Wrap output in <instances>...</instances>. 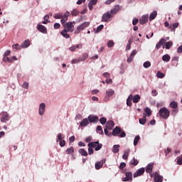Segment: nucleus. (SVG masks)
I'll return each instance as SVG.
<instances>
[{"label": "nucleus", "mask_w": 182, "mask_h": 182, "mask_svg": "<svg viewBox=\"0 0 182 182\" xmlns=\"http://www.w3.org/2000/svg\"><path fill=\"white\" fill-rule=\"evenodd\" d=\"M159 115L161 119H168L170 117V111L166 107H164L159 109Z\"/></svg>", "instance_id": "f257e3e1"}, {"label": "nucleus", "mask_w": 182, "mask_h": 182, "mask_svg": "<svg viewBox=\"0 0 182 182\" xmlns=\"http://www.w3.org/2000/svg\"><path fill=\"white\" fill-rule=\"evenodd\" d=\"M112 136H118V137H126V132L124 131H122L120 127H116L112 130Z\"/></svg>", "instance_id": "f03ea898"}, {"label": "nucleus", "mask_w": 182, "mask_h": 182, "mask_svg": "<svg viewBox=\"0 0 182 182\" xmlns=\"http://www.w3.org/2000/svg\"><path fill=\"white\" fill-rule=\"evenodd\" d=\"M63 26L64 29H66L68 32H73V31H75V26H73V23H72V21L63 24Z\"/></svg>", "instance_id": "7ed1b4c3"}, {"label": "nucleus", "mask_w": 182, "mask_h": 182, "mask_svg": "<svg viewBox=\"0 0 182 182\" xmlns=\"http://www.w3.org/2000/svg\"><path fill=\"white\" fill-rule=\"evenodd\" d=\"M90 25V23L88 21H85L82 23L81 25L77 26L76 31H75V33H79L81 31H83V29H85V28H87Z\"/></svg>", "instance_id": "20e7f679"}, {"label": "nucleus", "mask_w": 182, "mask_h": 182, "mask_svg": "<svg viewBox=\"0 0 182 182\" xmlns=\"http://www.w3.org/2000/svg\"><path fill=\"white\" fill-rule=\"evenodd\" d=\"M113 18V15L110 14V11H107L102 14L101 22H109V19Z\"/></svg>", "instance_id": "39448f33"}, {"label": "nucleus", "mask_w": 182, "mask_h": 182, "mask_svg": "<svg viewBox=\"0 0 182 182\" xmlns=\"http://www.w3.org/2000/svg\"><path fill=\"white\" fill-rule=\"evenodd\" d=\"M46 110V104H45L44 102L41 103L38 107L39 116H43L45 114Z\"/></svg>", "instance_id": "423d86ee"}, {"label": "nucleus", "mask_w": 182, "mask_h": 182, "mask_svg": "<svg viewBox=\"0 0 182 182\" xmlns=\"http://www.w3.org/2000/svg\"><path fill=\"white\" fill-rule=\"evenodd\" d=\"M133 180V173L132 171H128L125 173V177L122 178V181H132Z\"/></svg>", "instance_id": "0eeeda50"}, {"label": "nucleus", "mask_w": 182, "mask_h": 182, "mask_svg": "<svg viewBox=\"0 0 182 182\" xmlns=\"http://www.w3.org/2000/svg\"><path fill=\"white\" fill-rule=\"evenodd\" d=\"M119 11H122V6L119 4H116L114 8L110 10L109 13L112 14V16H114Z\"/></svg>", "instance_id": "6e6552de"}, {"label": "nucleus", "mask_w": 182, "mask_h": 182, "mask_svg": "<svg viewBox=\"0 0 182 182\" xmlns=\"http://www.w3.org/2000/svg\"><path fill=\"white\" fill-rule=\"evenodd\" d=\"M69 16H70V13L69 11H65L61 17L60 23L62 25H65L66 23V21H68Z\"/></svg>", "instance_id": "1a4fd4ad"}, {"label": "nucleus", "mask_w": 182, "mask_h": 182, "mask_svg": "<svg viewBox=\"0 0 182 182\" xmlns=\"http://www.w3.org/2000/svg\"><path fill=\"white\" fill-rule=\"evenodd\" d=\"M144 171H146V169L144 167L138 169L135 173H134V178H136V177H140V176H143V174H144Z\"/></svg>", "instance_id": "9d476101"}, {"label": "nucleus", "mask_w": 182, "mask_h": 182, "mask_svg": "<svg viewBox=\"0 0 182 182\" xmlns=\"http://www.w3.org/2000/svg\"><path fill=\"white\" fill-rule=\"evenodd\" d=\"M137 54V50H133L129 56L127 58V63H132L133 62V60L134 59V56Z\"/></svg>", "instance_id": "9b49d317"}, {"label": "nucleus", "mask_w": 182, "mask_h": 182, "mask_svg": "<svg viewBox=\"0 0 182 182\" xmlns=\"http://www.w3.org/2000/svg\"><path fill=\"white\" fill-rule=\"evenodd\" d=\"M9 114L6 112H3L1 117V122L2 123H6L9 120Z\"/></svg>", "instance_id": "f8f14e48"}, {"label": "nucleus", "mask_w": 182, "mask_h": 182, "mask_svg": "<svg viewBox=\"0 0 182 182\" xmlns=\"http://www.w3.org/2000/svg\"><path fill=\"white\" fill-rule=\"evenodd\" d=\"M148 21H149V14L143 15L141 18L139 19L140 25H144V23H146Z\"/></svg>", "instance_id": "ddd939ff"}, {"label": "nucleus", "mask_w": 182, "mask_h": 182, "mask_svg": "<svg viewBox=\"0 0 182 182\" xmlns=\"http://www.w3.org/2000/svg\"><path fill=\"white\" fill-rule=\"evenodd\" d=\"M37 29L39 32H41V33H48V29L43 25L38 24Z\"/></svg>", "instance_id": "4468645a"}, {"label": "nucleus", "mask_w": 182, "mask_h": 182, "mask_svg": "<svg viewBox=\"0 0 182 182\" xmlns=\"http://www.w3.org/2000/svg\"><path fill=\"white\" fill-rule=\"evenodd\" d=\"M88 120H89L90 123H97V122H99V117L89 115Z\"/></svg>", "instance_id": "2eb2a0df"}, {"label": "nucleus", "mask_w": 182, "mask_h": 182, "mask_svg": "<svg viewBox=\"0 0 182 182\" xmlns=\"http://www.w3.org/2000/svg\"><path fill=\"white\" fill-rule=\"evenodd\" d=\"M154 181V182H163V176H160L159 173L156 172Z\"/></svg>", "instance_id": "dca6fc26"}, {"label": "nucleus", "mask_w": 182, "mask_h": 182, "mask_svg": "<svg viewBox=\"0 0 182 182\" xmlns=\"http://www.w3.org/2000/svg\"><path fill=\"white\" fill-rule=\"evenodd\" d=\"M114 126V122L112 120H109L106 122L105 127L106 129H107V130H112Z\"/></svg>", "instance_id": "f3484780"}, {"label": "nucleus", "mask_w": 182, "mask_h": 182, "mask_svg": "<svg viewBox=\"0 0 182 182\" xmlns=\"http://www.w3.org/2000/svg\"><path fill=\"white\" fill-rule=\"evenodd\" d=\"M89 123H90L89 119L85 118L80 122V126L81 127H86V126H87Z\"/></svg>", "instance_id": "a211bd4d"}, {"label": "nucleus", "mask_w": 182, "mask_h": 182, "mask_svg": "<svg viewBox=\"0 0 182 182\" xmlns=\"http://www.w3.org/2000/svg\"><path fill=\"white\" fill-rule=\"evenodd\" d=\"M105 93H106L105 99H107V97H112V96L114 95V90L112 89H109L106 90Z\"/></svg>", "instance_id": "6ab92c4d"}, {"label": "nucleus", "mask_w": 182, "mask_h": 182, "mask_svg": "<svg viewBox=\"0 0 182 182\" xmlns=\"http://www.w3.org/2000/svg\"><path fill=\"white\" fill-rule=\"evenodd\" d=\"M156 16H157V11H154L153 12H151L150 14L149 21H154V19H156Z\"/></svg>", "instance_id": "aec40b11"}, {"label": "nucleus", "mask_w": 182, "mask_h": 182, "mask_svg": "<svg viewBox=\"0 0 182 182\" xmlns=\"http://www.w3.org/2000/svg\"><path fill=\"white\" fill-rule=\"evenodd\" d=\"M96 4H97V0H90L88 4V8L90 11H92V9H93V5H96Z\"/></svg>", "instance_id": "412c9836"}, {"label": "nucleus", "mask_w": 182, "mask_h": 182, "mask_svg": "<svg viewBox=\"0 0 182 182\" xmlns=\"http://www.w3.org/2000/svg\"><path fill=\"white\" fill-rule=\"evenodd\" d=\"M68 32H69L68 31V30L63 29L60 33L62 36H63V38H65V39H69L70 38V36L68 34Z\"/></svg>", "instance_id": "4be33fe9"}, {"label": "nucleus", "mask_w": 182, "mask_h": 182, "mask_svg": "<svg viewBox=\"0 0 182 182\" xmlns=\"http://www.w3.org/2000/svg\"><path fill=\"white\" fill-rule=\"evenodd\" d=\"M99 144V141H91L88 143L87 146L88 147L91 149H96V145Z\"/></svg>", "instance_id": "5701e85b"}, {"label": "nucleus", "mask_w": 182, "mask_h": 182, "mask_svg": "<svg viewBox=\"0 0 182 182\" xmlns=\"http://www.w3.org/2000/svg\"><path fill=\"white\" fill-rule=\"evenodd\" d=\"M130 153V149H126L124 151V154L122 155V159L123 160H127L128 157H129V154Z\"/></svg>", "instance_id": "b1692460"}, {"label": "nucleus", "mask_w": 182, "mask_h": 182, "mask_svg": "<svg viewBox=\"0 0 182 182\" xmlns=\"http://www.w3.org/2000/svg\"><path fill=\"white\" fill-rule=\"evenodd\" d=\"M166 42V40L164 38H161L159 43L156 45V49H160L161 48V45H163Z\"/></svg>", "instance_id": "393cba45"}, {"label": "nucleus", "mask_w": 182, "mask_h": 182, "mask_svg": "<svg viewBox=\"0 0 182 182\" xmlns=\"http://www.w3.org/2000/svg\"><path fill=\"white\" fill-rule=\"evenodd\" d=\"M119 147H120V145H119V144H115V145H114V146H112V153H114V154L119 153Z\"/></svg>", "instance_id": "a878e982"}, {"label": "nucleus", "mask_w": 182, "mask_h": 182, "mask_svg": "<svg viewBox=\"0 0 182 182\" xmlns=\"http://www.w3.org/2000/svg\"><path fill=\"white\" fill-rule=\"evenodd\" d=\"M78 153L79 154H80L81 156H87V151H86V150H85V149H80L78 150Z\"/></svg>", "instance_id": "bb28decb"}, {"label": "nucleus", "mask_w": 182, "mask_h": 182, "mask_svg": "<svg viewBox=\"0 0 182 182\" xmlns=\"http://www.w3.org/2000/svg\"><path fill=\"white\" fill-rule=\"evenodd\" d=\"M172 46L173 42L168 41L167 43H166L165 46H163V49H164V48H166V49H170V48H171Z\"/></svg>", "instance_id": "cd10ccee"}, {"label": "nucleus", "mask_w": 182, "mask_h": 182, "mask_svg": "<svg viewBox=\"0 0 182 182\" xmlns=\"http://www.w3.org/2000/svg\"><path fill=\"white\" fill-rule=\"evenodd\" d=\"M170 59H171V58L168 54H166L162 57V60H164V62H170Z\"/></svg>", "instance_id": "c85d7f7f"}, {"label": "nucleus", "mask_w": 182, "mask_h": 182, "mask_svg": "<svg viewBox=\"0 0 182 182\" xmlns=\"http://www.w3.org/2000/svg\"><path fill=\"white\" fill-rule=\"evenodd\" d=\"M56 143H59V141H62L63 139H65V136H63L61 133H59L57 136Z\"/></svg>", "instance_id": "c756f323"}, {"label": "nucleus", "mask_w": 182, "mask_h": 182, "mask_svg": "<svg viewBox=\"0 0 182 182\" xmlns=\"http://www.w3.org/2000/svg\"><path fill=\"white\" fill-rule=\"evenodd\" d=\"M103 167V161L102 162H97L95 163V169L96 170H100Z\"/></svg>", "instance_id": "7c9ffc66"}, {"label": "nucleus", "mask_w": 182, "mask_h": 182, "mask_svg": "<svg viewBox=\"0 0 182 182\" xmlns=\"http://www.w3.org/2000/svg\"><path fill=\"white\" fill-rule=\"evenodd\" d=\"M97 133H99V134L102 135L104 134L103 129L102 128V126L98 125L96 129Z\"/></svg>", "instance_id": "2f4dec72"}, {"label": "nucleus", "mask_w": 182, "mask_h": 182, "mask_svg": "<svg viewBox=\"0 0 182 182\" xmlns=\"http://www.w3.org/2000/svg\"><path fill=\"white\" fill-rule=\"evenodd\" d=\"M139 100H140V95H134L132 98L133 103H139Z\"/></svg>", "instance_id": "473e14b6"}, {"label": "nucleus", "mask_w": 182, "mask_h": 182, "mask_svg": "<svg viewBox=\"0 0 182 182\" xmlns=\"http://www.w3.org/2000/svg\"><path fill=\"white\" fill-rule=\"evenodd\" d=\"M178 106V103H177V102L172 101L170 103V107H171L172 109H177Z\"/></svg>", "instance_id": "72a5a7b5"}, {"label": "nucleus", "mask_w": 182, "mask_h": 182, "mask_svg": "<svg viewBox=\"0 0 182 182\" xmlns=\"http://www.w3.org/2000/svg\"><path fill=\"white\" fill-rule=\"evenodd\" d=\"M153 171V164H149L146 168V173H151Z\"/></svg>", "instance_id": "f704fd0d"}, {"label": "nucleus", "mask_w": 182, "mask_h": 182, "mask_svg": "<svg viewBox=\"0 0 182 182\" xmlns=\"http://www.w3.org/2000/svg\"><path fill=\"white\" fill-rule=\"evenodd\" d=\"M144 112H146L148 117H150L151 116V109L149 108V107H146L144 109Z\"/></svg>", "instance_id": "c9c22d12"}, {"label": "nucleus", "mask_w": 182, "mask_h": 182, "mask_svg": "<svg viewBox=\"0 0 182 182\" xmlns=\"http://www.w3.org/2000/svg\"><path fill=\"white\" fill-rule=\"evenodd\" d=\"M22 48H23V44H21V46H19V44L13 45V48L16 49V50H19L22 49Z\"/></svg>", "instance_id": "e433bc0d"}, {"label": "nucleus", "mask_w": 182, "mask_h": 182, "mask_svg": "<svg viewBox=\"0 0 182 182\" xmlns=\"http://www.w3.org/2000/svg\"><path fill=\"white\" fill-rule=\"evenodd\" d=\"M75 149H73V146H70V148L67 149L65 151L66 154H72V153H74Z\"/></svg>", "instance_id": "4c0bfd02"}, {"label": "nucleus", "mask_w": 182, "mask_h": 182, "mask_svg": "<svg viewBox=\"0 0 182 182\" xmlns=\"http://www.w3.org/2000/svg\"><path fill=\"white\" fill-rule=\"evenodd\" d=\"M143 66L145 69H149L151 66V63L150 61H146L144 63Z\"/></svg>", "instance_id": "58836bf2"}, {"label": "nucleus", "mask_w": 182, "mask_h": 182, "mask_svg": "<svg viewBox=\"0 0 182 182\" xmlns=\"http://www.w3.org/2000/svg\"><path fill=\"white\" fill-rule=\"evenodd\" d=\"M146 121H147V119H146V116H144L143 118H141L139 119V124H142V125L146 124Z\"/></svg>", "instance_id": "ea45409f"}, {"label": "nucleus", "mask_w": 182, "mask_h": 182, "mask_svg": "<svg viewBox=\"0 0 182 182\" xmlns=\"http://www.w3.org/2000/svg\"><path fill=\"white\" fill-rule=\"evenodd\" d=\"M31 46V41L26 40L23 41V48H29Z\"/></svg>", "instance_id": "a19ab883"}, {"label": "nucleus", "mask_w": 182, "mask_h": 182, "mask_svg": "<svg viewBox=\"0 0 182 182\" xmlns=\"http://www.w3.org/2000/svg\"><path fill=\"white\" fill-rule=\"evenodd\" d=\"M129 164L132 166H137L139 164V161L135 158H133L132 161H130Z\"/></svg>", "instance_id": "79ce46f5"}, {"label": "nucleus", "mask_w": 182, "mask_h": 182, "mask_svg": "<svg viewBox=\"0 0 182 182\" xmlns=\"http://www.w3.org/2000/svg\"><path fill=\"white\" fill-rule=\"evenodd\" d=\"M87 54L84 53L82 55L81 57L79 58L80 62H84V60H86L87 59Z\"/></svg>", "instance_id": "37998d69"}, {"label": "nucleus", "mask_w": 182, "mask_h": 182, "mask_svg": "<svg viewBox=\"0 0 182 182\" xmlns=\"http://www.w3.org/2000/svg\"><path fill=\"white\" fill-rule=\"evenodd\" d=\"M79 14H80V11L76 9H73L71 11L72 16H77V15H79Z\"/></svg>", "instance_id": "c03bdc74"}, {"label": "nucleus", "mask_w": 182, "mask_h": 182, "mask_svg": "<svg viewBox=\"0 0 182 182\" xmlns=\"http://www.w3.org/2000/svg\"><path fill=\"white\" fill-rule=\"evenodd\" d=\"M139 141H140V136L136 135L134 139V146H136V144H138Z\"/></svg>", "instance_id": "a18cd8bd"}, {"label": "nucleus", "mask_w": 182, "mask_h": 182, "mask_svg": "<svg viewBox=\"0 0 182 182\" xmlns=\"http://www.w3.org/2000/svg\"><path fill=\"white\" fill-rule=\"evenodd\" d=\"M4 62H9V63H12V58H9L7 55H4L3 58Z\"/></svg>", "instance_id": "49530a36"}, {"label": "nucleus", "mask_w": 182, "mask_h": 182, "mask_svg": "<svg viewBox=\"0 0 182 182\" xmlns=\"http://www.w3.org/2000/svg\"><path fill=\"white\" fill-rule=\"evenodd\" d=\"M43 19H44V21H43V23L44 25H46V23H48L49 22H50V21H48V19H49V15H46V16L43 17Z\"/></svg>", "instance_id": "de8ad7c7"}, {"label": "nucleus", "mask_w": 182, "mask_h": 182, "mask_svg": "<svg viewBox=\"0 0 182 182\" xmlns=\"http://www.w3.org/2000/svg\"><path fill=\"white\" fill-rule=\"evenodd\" d=\"M103 28H105V26L103 24L100 25L98 27H97L95 33H99V32H100V31H102Z\"/></svg>", "instance_id": "09e8293b"}, {"label": "nucleus", "mask_w": 182, "mask_h": 182, "mask_svg": "<svg viewBox=\"0 0 182 182\" xmlns=\"http://www.w3.org/2000/svg\"><path fill=\"white\" fill-rule=\"evenodd\" d=\"M156 76L159 79H163V77H164L165 75H164V73H161V71H158L156 73Z\"/></svg>", "instance_id": "8fccbe9b"}, {"label": "nucleus", "mask_w": 182, "mask_h": 182, "mask_svg": "<svg viewBox=\"0 0 182 182\" xmlns=\"http://www.w3.org/2000/svg\"><path fill=\"white\" fill-rule=\"evenodd\" d=\"M102 146H103V144L99 143L98 141V144L96 145L95 149V151H99V150H100V149H102Z\"/></svg>", "instance_id": "3c124183"}, {"label": "nucleus", "mask_w": 182, "mask_h": 182, "mask_svg": "<svg viewBox=\"0 0 182 182\" xmlns=\"http://www.w3.org/2000/svg\"><path fill=\"white\" fill-rule=\"evenodd\" d=\"M53 17L55 18V19H62V18H63V14H56L53 16Z\"/></svg>", "instance_id": "603ef678"}, {"label": "nucleus", "mask_w": 182, "mask_h": 182, "mask_svg": "<svg viewBox=\"0 0 182 182\" xmlns=\"http://www.w3.org/2000/svg\"><path fill=\"white\" fill-rule=\"evenodd\" d=\"M106 122H107V119H106L105 117H101L100 119V123H101V124H106Z\"/></svg>", "instance_id": "864d4df0"}, {"label": "nucleus", "mask_w": 182, "mask_h": 182, "mask_svg": "<svg viewBox=\"0 0 182 182\" xmlns=\"http://www.w3.org/2000/svg\"><path fill=\"white\" fill-rule=\"evenodd\" d=\"M113 46H114V43H113V41H109L107 43V47L113 48Z\"/></svg>", "instance_id": "5fc2aeb1"}, {"label": "nucleus", "mask_w": 182, "mask_h": 182, "mask_svg": "<svg viewBox=\"0 0 182 182\" xmlns=\"http://www.w3.org/2000/svg\"><path fill=\"white\" fill-rule=\"evenodd\" d=\"M79 62H80V58H75V59L72 60L71 63L73 65H75V63H79Z\"/></svg>", "instance_id": "6e6d98bb"}, {"label": "nucleus", "mask_w": 182, "mask_h": 182, "mask_svg": "<svg viewBox=\"0 0 182 182\" xmlns=\"http://www.w3.org/2000/svg\"><path fill=\"white\" fill-rule=\"evenodd\" d=\"M65 144H66V141H65V139L60 141L59 145L60 146V147H65Z\"/></svg>", "instance_id": "4d7b16f0"}, {"label": "nucleus", "mask_w": 182, "mask_h": 182, "mask_svg": "<svg viewBox=\"0 0 182 182\" xmlns=\"http://www.w3.org/2000/svg\"><path fill=\"white\" fill-rule=\"evenodd\" d=\"M139 23V19L138 18H134L132 20V25H134V26H136V25Z\"/></svg>", "instance_id": "13d9d810"}, {"label": "nucleus", "mask_w": 182, "mask_h": 182, "mask_svg": "<svg viewBox=\"0 0 182 182\" xmlns=\"http://www.w3.org/2000/svg\"><path fill=\"white\" fill-rule=\"evenodd\" d=\"M124 167H126V163L124 162L121 163L119 165V170H123Z\"/></svg>", "instance_id": "bf43d9fd"}, {"label": "nucleus", "mask_w": 182, "mask_h": 182, "mask_svg": "<svg viewBox=\"0 0 182 182\" xmlns=\"http://www.w3.org/2000/svg\"><path fill=\"white\" fill-rule=\"evenodd\" d=\"M93 148H90V147H89L88 146V154L90 155V156H92V154H93Z\"/></svg>", "instance_id": "052dcab7"}, {"label": "nucleus", "mask_w": 182, "mask_h": 182, "mask_svg": "<svg viewBox=\"0 0 182 182\" xmlns=\"http://www.w3.org/2000/svg\"><path fill=\"white\" fill-rule=\"evenodd\" d=\"M68 49H69V50H70V52H75L76 50V47H75V46H72Z\"/></svg>", "instance_id": "680f3d73"}, {"label": "nucleus", "mask_w": 182, "mask_h": 182, "mask_svg": "<svg viewBox=\"0 0 182 182\" xmlns=\"http://www.w3.org/2000/svg\"><path fill=\"white\" fill-rule=\"evenodd\" d=\"M59 28H60V23H55L54 24V29H59Z\"/></svg>", "instance_id": "e2e57ef3"}, {"label": "nucleus", "mask_w": 182, "mask_h": 182, "mask_svg": "<svg viewBox=\"0 0 182 182\" xmlns=\"http://www.w3.org/2000/svg\"><path fill=\"white\" fill-rule=\"evenodd\" d=\"M23 87H24V89H26L28 90V89H29V83L23 82Z\"/></svg>", "instance_id": "0e129e2a"}, {"label": "nucleus", "mask_w": 182, "mask_h": 182, "mask_svg": "<svg viewBox=\"0 0 182 182\" xmlns=\"http://www.w3.org/2000/svg\"><path fill=\"white\" fill-rule=\"evenodd\" d=\"M75 136H72L69 138V141L70 143H73V141H75Z\"/></svg>", "instance_id": "69168bd1"}, {"label": "nucleus", "mask_w": 182, "mask_h": 182, "mask_svg": "<svg viewBox=\"0 0 182 182\" xmlns=\"http://www.w3.org/2000/svg\"><path fill=\"white\" fill-rule=\"evenodd\" d=\"M132 105V100H130V99H127V105L130 107Z\"/></svg>", "instance_id": "338daca9"}, {"label": "nucleus", "mask_w": 182, "mask_h": 182, "mask_svg": "<svg viewBox=\"0 0 182 182\" xmlns=\"http://www.w3.org/2000/svg\"><path fill=\"white\" fill-rule=\"evenodd\" d=\"M178 53H182V45L177 48Z\"/></svg>", "instance_id": "774afa93"}]
</instances>
